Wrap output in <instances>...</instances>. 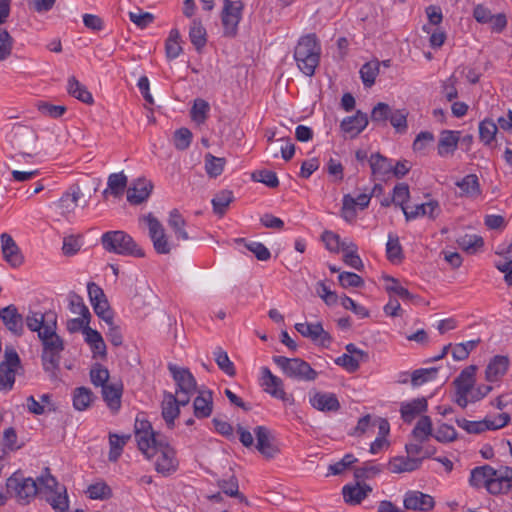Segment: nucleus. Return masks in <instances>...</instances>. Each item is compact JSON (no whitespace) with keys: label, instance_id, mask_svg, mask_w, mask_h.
Returning <instances> with one entry per match:
<instances>
[{"label":"nucleus","instance_id":"obj_1","mask_svg":"<svg viewBox=\"0 0 512 512\" xmlns=\"http://www.w3.org/2000/svg\"><path fill=\"white\" fill-rule=\"evenodd\" d=\"M321 46L314 33L302 36L295 49L294 59L299 70L306 76H313L320 62Z\"/></svg>","mask_w":512,"mask_h":512},{"label":"nucleus","instance_id":"obj_2","mask_svg":"<svg viewBox=\"0 0 512 512\" xmlns=\"http://www.w3.org/2000/svg\"><path fill=\"white\" fill-rule=\"evenodd\" d=\"M105 250L123 256L144 257L145 253L133 238L124 231H109L102 235Z\"/></svg>","mask_w":512,"mask_h":512},{"label":"nucleus","instance_id":"obj_3","mask_svg":"<svg viewBox=\"0 0 512 512\" xmlns=\"http://www.w3.org/2000/svg\"><path fill=\"white\" fill-rule=\"evenodd\" d=\"M6 487L8 492L14 493L21 504H28L39 491V486L35 479L31 477L25 478L19 472H15L7 479Z\"/></svg>","mask_w":512,"mask_h":512},{"label":"nucleus","instance_id":"obj_4","mask_svg":"<svg viewBox=\"0 0 512 512\" xmlns=\"http://www.w3.org/2000/svg\"><path fill=\"white\" fill-rule=\"evenodd\" d=\"M21 359L16 350L7 346L4 352V359L0 363V390H12L16 373L21 369Z\"/></svg>","mask_w":512,"mask_h":512},{"label":"nucleus","instance_id":"obj_5","mask_svg":"<svg viewBox=\"0 0 512 512\" xmlns=\"http://www.w3.org/2000/svg\"><path fill=\"white\" fill-rule=\"evenodd\" d=\"M150 453L152 454L150 458L159 453L155 462L157 472L167 476L177 470L178 461L176 459V452L168 445L165 438L152 445Z\"/></svg>","mask_w":512,"mask_h":512},{"label":"nucleus","instance_id":"obj_6","mask_svg":"<svg viewBox=\"0 0 512 512\" xmlns=\"http://www.w3.org/2000/svg\"><path fill=\"white\" fill-rule=\"evenodd\" d=\"M223 11L221 15L224 35L234 37L237 34L238 24L242 18L244 5L241 1L223 0Z\"/></svg>","mask_w":512,"mask_h":512},{"label":"nucleus","instance_id":"obj_7","mask_svg":"<svg viewBox=\"0 0 512 512\" xmlns=\"http://www.w3.org/2000/svg\"><path fill=\"white\" fill-rule=\"evenodd\" d=\"M149 228V236L153 243V247L158 254H169L171 251V244L168 241L165 229L160 221L149 213L143 217Z\"/></svg>","mask_w":512,"mask_h":512},{"label":"nucleus","instance_id":"obj_8","mask_svg":"<svg viewBox=\"0 0 512 512\" xmlns=\"http://www.w3.org/2000/svg\"><path fill=\"white\" fill-rule=\"evenodd\" d=\"M135 437L139 449L147 458L152 455L150 453L151 446L163 439L152 429L149 421L139 419H136L135 422Z\"/></svg>","mask_w":512,"mask_h":512},{"label":"nucleus","instance_id":"obj_9","mask_svg":"<svg viewBox=\"0 0 512 512\" xmlns=\"http://www.w3.org/2000/svg\"><path fill=\"white\" fill-rule=\"evenodd\" d=\"M295 329L303 337L309 338L314 343L328 348L332 343L331 335L324 330L321 323H296Z\"/></svg>","mask_w":512,"mask_h":512},{"label":"nucleus","instance_id":"obj_10","mask_svg":"<svg viewBox=\"0 0 512 512\" xmlns=\"http://www.w3.org/2000/svg\"><path fill=\"white\" fill-rule=\"evenodd\" d=\"M403 505L407 510L428 512L434 508L435 501L429 494L417 490H409L404 495Z\"/></svg>","mask_w":512,"mask_h":512},{"label":"nucleus","instance_id":"obj_11","mask_svg":"<svg viewBox=\"0 0 512 512\" xmlns=\"http://www.w3.org/2000/svg\"><path fill=\"white\" fill-rule=\"evenodd\" d=\"M168 369L173 377V380L175 381V384L177 386L176 391L179 392H185V393H195L197 390V383L192 375V373L189 371L188 368L178 367L175 364H169Z\"/></svg>","mask_w":512,"mask_h":512},{"label":"nucleus","instance_id":"obj_12","mask_svg":"<svg viewBox=\"0 0 512 512\" xmlns=\"http://www.w3.org/2000/svg\"><path fill=\"white\" fill-rule=\"evenodd\" d=\"M0 242L4 260L13 268L20 267L24 262V257L12 236L8 233H2Z\"/></svg>","mask_w":512,"mask_h":512},{"label":"nucleus","instance_id":"obj_13","mask_svg":"<svg viewBox=\"0 0 512 512\" xmlns=\"http://www.w3.org/2000/svg\"><path fill=\"white\" fill-rule=\"evenodd\" d=\"M0 319L5 327L14 335L21 336L24 332V320L15 305L11 304L0 309Z\"/></svg>","mask_w":512,"mask_h":512},{"label":"nucleus","instance_id":"obj_14","mask_svg":"<svg viewBox=\"0 0 512 512\" xmlns=\"http://www.w3.org/2000/svg\"><path fill=\"white\" fill-rule=\"evenodd\" d=\"M260 385L271 396L279 399L285 398L284 382L281 378L272 374L269 368L262 367Z\"/></svg>","mask_w":512,"mask_h":512},{"label":"nucleus","instance_id":"obj_15","mask_svg":"<svg viewBox=\"0 0 512 512\" xmlns=\"http://www.w3.org/2000/svg\"><path fill=\"white\" fill-rule=\"evenodd\" d=\"M153 190V183L145 178L136 179L127 190V200L134 205L146 201Z\"/></svg>","mask_w":512,"mask_h":512},{"label":"nucleus","instance_id":"obj_16","mask_svg":"<svg viewBox=\"0 0 512 512\" xmlns=\"http://www.w3.org/2000/svg\"><path fill=\"white\" fill-rule=\"evenodd\" d=\"M39 339L42 342V351H63L64 341L56 333V319L51 324H47L44 331L40 332Z\"/></svg>","mask_w":512,"mask_h":512},{"label":"nucleus","instance_id":"obj_17","mask_svg":"<svg viewBox=\"0 0 512 512\" xmlns=\"http://www.w3.org/2000/svg\"><path fill=\"white\" fill-rule=\"evenodd\" d=\"M509 358L503 355L494 356L485 369V379L488 382L499 381L509 368Z\"/></svg>","mask_w":512,"mask_h":512},{"label":"nucleus","instance_id":"obj_18","mask_svg":"<svg viewBox=\"0 0 512 512\" xmlns=\"http://www.w3.org/2000/svg\"><path fill=\"white\" fill-rule=\"evenodd\" d=\"M311 405L319 411L336 412L340 409V403L334 393L315 392L310 397Z\"/></svg>","mask_w":512,"mask_h":512},{"label":"nucleus","instance_id":"obj_19","mask_svg":"<svg viewBox=\"0 0 512 512\" xmlns=\"http://www.w3.org/2000/svg\"><path fill=\"white\" fill-rule=\"evenodd\" d=\"M256 435V448L266 458H273L278 453V448L271 442L270 431L264 426L254 429Z\"/></svg>","mask_w":512,"mask_h":512},{"label":"nucleus","instance_id":"obj_20","mask_svg":"<svg viewBox=\"0 0 512 512\" xmlns=\"http://www.w3.org/2000/svg\"><path fill=\"white\" fill-rule=\"evenodd\" d=\"M368 125V117L366 113L358 110L355 115L344 118L340 127L344 133L351 137L359 135Z\"/></svg>","mask_w":512,"mask_h":512},{"label":"nucleus","instance_id":"obj_21","mask_svg":"<svg viewBox=\"0 0 512 512\" xmlns=\"http://www.w3.org/2000/svg\"><path fill=\"white\" fill-rule=\"evenodd\" d=\"M372 175L379 179L385 180L390 177L392 171V162L379 152L374 153L369 158Z\"/></svg>","mask_w":512,"mask_h":512},{"label":"nucleus","instance_id":"obj_22","mask_svg":"<svg viewBox=\"0 0 512 512\" xmlns=\"http://www.w3.org/2000/svg\"><path fill=\"white\" fill-rule=\"evenodd\" d=\"M318 373L309 363L300 358H290V377L300 381H314Z\"/></svg>","mask_w":512,"mask_h":512},{"label":"nucleus","instance_id":"obj_23","mask_svg":"<svg viewBox=\"0 0 512 512\" xmlns=\"http://www.w3.org/2000/svg\"><path fill=\"white\" fill-rule=\"evenodd\" d=\"M440 212V206L438 201L431 200L426 203L415 205L413 208H403V213L406 220H412L419 216H428L435 218Z\"/></svg>","mask_w":512,"mask_h":512},{"label":"nucleus","instance_id":"obj_24","mask_svg":"<svg viewBox=\"0 0 512 512\" xmlns=\"http://www.w3.org/2000/svg\"><path fill=\"white\" fill-rule=\"evenodd\" d=\"M372 491L370 485L357 483L354 486L345 485L342 489L344 501L350 505H357L364 500Z\"/></svg>","mask_w":512,"mask_h":512},{"label":"nucleus","instance_id":"obj_25","mask_svg":"<svg viewBox=\"0 0 512 512\" xmlns=\"http://www.w3.org/2000/svg\"><path fill=\"white\" fill-rule=\"evenodd\" d=\"M422 458L397 456L393 457L388 463V469L392 473L413 472L420 468Z\"/></svg>","mask_w":512,"mask_h":512},{"label":"nucleus","instance_id":"obj_26","mask_svg":"<svg viewBox=\"0 0 512 512\" xmlns=\"http://www.w3.org/2000/svg\"><path fill=\"white\" fill-rule=\"evenodd\" d=\"M427 408V400L424 397L416 398L410 402H404L400 409L401 417L404 422L411 423L419 414L425 412Z\"/></svg>","mask_w":512,"mask_h":512},{"label":"nucleus","instance_id":"obj_27","mask_svg":"<svg viewBox=\"0 0 512 512\" xmlns=\"http://www.w3.org/2000/svg\"><path fill=\"white\" fill-rule=\"evenodd\" d=\"M460 132L452 130H443L440 133L438 142V154L441 157L453 154L458 147Z\"/></svg>","mask_w":512,"mask_h":512},{"label":"nucleus","instance_id":"obj_28","mask_svg":"<svg viewBox=\"0 0 512 512\" xmlns=\"http://www.w3.org/2000/svg\"><path fill=\"white\" fill-rule=\"evenodd\" d=\"M85 342L90 346L93 353V358L106 357V344L103 340L102 335L90 326L84 328Z\"/></svg>","mask_w":512,"mask_h":512},{"label":"nucleus","instance_id":"obj_29","mask_svg":"<svg viewBox=\"0 0 512 512\" xmlns=\"http://www.w3.org/2000/svg\"><path fill=\"white\" fill-rule=\"evenodd\" d=\"M123 392L122 384H106L102 387V397L112 412H118L121 407Z\"/></svg>","mask_w":512,"mask_h":512},{"label":"nucleus","instance_id":"obj_30","mask_svg":"<svg viewBox=\"0 0 512 512\" xmlns=\"http://www.w3.org/2000/svg\"><path fill=\"white\" fill-rule=\"evenodd\" d=\"M81 196L82 192L79 185H72L58 201V207L62 214L67 215L74 212Z\"/></svg>","mask_w":512,"mask_h":512},{"label":"nucleus","instance_id":"obj_31","mask_svg":"<svg viewBox=\"0 0 512 512\" xmlns=\"http://www.w3.org/2000/svg\"><path fill=\"white\" fill-rule=\"evenodd\" d=\"M179 413L180 408L176 404V396L171 392H165L162 401V417L169 428L174 426V421Z\"/></svg>","mask_w":512,"mask_h":512},{"label":"nucleus","instance_id":"obj_32","mask_svg":"<svg viewBox=\"0 0 512 512\" xmlns=\"http://www.w3.org/2000/svg\"><path fill=\"white\" fill-rule=\"evenodd\" d=\"M476 366L470 365L464 368L454 380L456 391L469 394L475 383Z\"/></svg>","mask_w":512,"mask_h":512},{"label":"nucleus","instance_id":"obj_33","mask_svg":"<svg viewBox=\"0 0 512 512\" xmlns=\"http://www.w3.org/2000/svg\"><path fill=\"white\" fill-rule=\"evenodd\" d=\"M456 186L460 188L461 197L476 198L481 195V187L476 174L466 175L464 178L456 182Z\"/></svg>","mask_w":512,"mask_h":512},{"label":"nucleus","instance_id":"obj_34","mask_svg":"<svg viewBox=\"0 0 512 512\" xmlns=\"http://www.w3.org/2000/svg\"><path fill=\"white\" fill-rule=\"evenodd\" d=\"M498 471L489 465H483L472 469L470 474V485L476 488L487 487L492 476H497Z\"/></svg>","mask_w":512,"mask_h":512},{"label":"nucleus","instance_id":"obj_35","mask_svg":"<svg viewBox=\"0 0 512 512\" xmlns=\"http://www.w3.org/2000/svg\"><path fill=\"white\" fill-rule=\"evenodd\" d=\"M67 92L69 95L85 104L91 105L94 102L92 94L88 91L86 86L76 79L75 76H71L68 79Z\"/></svg>","mask_w":512,"mask_h":512},{"label":"nucleus","instance_id":"obj_36","mask_svg":"<svg viewBox=\"0 0 512 512\" xmlns=\"http://www.w3.org/2000/svg\"><path fill=\"white\" fill-rule=\"evenodd\" d=\"M39 486V494L45 496L61 490L64 486L60 485L56 478L50 474V469L45 468L43 473L36 479Z\"/></svg>","mask_w":512,"mask_h":512},{"label":"nucleus","instance_id":"obj_37","mask_svg":"<svg viewBox=\"0 0 512 512\" xmlns=\"http://www.w3.org/2000/svg\"><path fill=\"white\" fill-rule=\"evenodd\" d=\"M194 415L197 418H207L213 410L212 392L201 393L193 402Z\"/></svg>","mask_w":512,"mask_h":512},{"label":"nucleus","instance_id":"obj_38","mask_svg":"<svg viewBox=\"0 0 512 512\" xmlns=\"http://www.w3.org/2000/svg\"><path fill=\"white\" fill-rule=\"evenodd\" d=\"M189 38L197 51H201L206 45L207 32L200 19H193L189 29Z\"/></svg>","mask_w":512,"mask_h":512},{"label":"nucleus","instance_id":"obj_39","mask_svg":"<svg viewBox=\"0 0 512 512\" xmlns=\"http://www.w3.org/2000/svg\"><path fill=\"white\" fill-rule=\"evenodd\" d=\"M94 394L87 387H78L73 392V406L78 411L86 410L93 402Z\"/></svg>","mask_w":512,"mask_h":512},{"label":"nucleus","instance_id":"obj_40","mask_svg":"<svg viewBox=\"0 0 512 512\" xmlns=\"http://www.w3.org/2000/svg\"><path fill=\"white\" fill-rule=\"evenodd\" d=\"M168 225L173 230L177 239L188 240L189 236L184 229L186 225L185 219L177 209H173L169 214Z\"/></svg>","mask_w":512,"mask_h":512},{"label":"nucleus","instance_id":"obj_41","mask_svg":"<svg viewBox=\"0 0 512 512\" xmlns=\"http://www.w3.org/2000/svg\"><path fill=\"white\" fill-rule=\"evenodd\" d=\"M233 200L234 195L231 190L219 191L211 201L214 213L219 216H223Z\"/></svg>","mask_w":512,"mask_h":512},{"label":"nucleus","instance_id":"obj_42","mask_svg":"<svg viewBox=\"0 0 512 512\" xmlns=\"http://www.w3.org/2000/svg\"><path fill=\"white\" fill-rule=\"evenodd\" d=\"M386 254L388 260L392 263H399L403 260V249L400 244L399 237L396 234L390 233L388 235V241L386 243Z\"/></svg>","mask_w":512,"mask_h":512},{"label":"nucleus","instance_id":"obj_43","mask_svg":"<svg viewBox=\"0 0 512 512\" xmlns=\"http://www.w3.org/2000/svg\"><path fill=\"white\" fill-rule=\"evenodd\" d=\"M205 171L210 178H216L222 174L226 165V159L216 157L211 153H207L204 157Z\"/></svg>","mask_w":512,"mask_h":512},{"label":"nucleus","instance_id":"obj_44","mask_svg":"<svg viewBox=\"0 0 512 512\" xmlns=\"http://www.w3.org/2000/svg\"><path fill=\"white\" fill-rule=\"evenodd\" d=\"M128 183V178L123 172L112 173L107 180V186L110 188V194L118 198L124 193Z\"/></svg>","mask_w":512,"mask_h":512},{"label":"nucleus","instance_id":"obj_45","mask_svg":"<svg viewBox=\"0 0 512 512\" xmlns=\"http://www.w3.org/2000/svg\"><path fill=\"white\" fill-rule=\"evenodd\" d=\"M414 438L420 442H425L432 434V421L429 416H422L412 430Z\"/></svg>","mask_w":512,"mask_h":512},{"label":"nucleus","instance_id":"obj_46","mask_svg":"<svg viewBox=\"0 0 512 512\" xmlns=\"http://www.w3.org/2000/svg\"><path fill=\"white\" fill-rule=\"evenodd\" d=\"M217 485L226 495L246 502L245 496L239 492L238 479L234 474H231L228 479L218 480Z\"/></svg>","mask_w":512,"mask_h":512},{"label":"nucleus","instance_id":"obj_47","mask_svg":"<svg viewBox=\"0 0 512 512\" xmlns=\"http://www.w3.org/2000/svg\"><path fill=\"white\" fill-rule=\"evenodd\" d=\"M45 500L51 505L56 512H65L69 508V500L66 487L45 496Z\"/></svg>","mask_w":512,"mask_h":512},{"label":"nucleus","instance_id":"obj_48","mask_svg":"<svg viewBox=\"0 0 512 512\" xmlns=\"http://www.w3.org/2000/svg\"><path fill=\"white\" fill-rule=\"evenodd\" d=\"M209 111V103L202 98H197L194 100L193 106L190 110V117L194 122L200 125L205 123L207 120Z\"/></svg>","mask_w":512,"mask_h":512},{"label":"nucleus","instance_id":"obj_49","mask_svg":"<svg viewBox=\"0 0 512 512\" xmlns=\"http://www.w3.org/2000/svg\"><path fill=\"white\" fill-rule=\"evenodd\" d=\"M457 244L465 252L473 254L483 247L484 240L479 235L465 234L457 239Z\"/></svg>","mask_w":512,"mask_h":512},{"label":"nucleus","instance_id":"obj_50","mask_svg":"<svg viewBox=\"0 0 512 512\" xmlns=\"http://www.w3.org/2000/svg\"><path fill=\"white\" fill-rule=\"evenodd\" d=\"M86 493L93 500H107L112 497V489L104 481H98L89 485Z\"/></svg>","mask_w":512,"mask_h":512},{"label":"nucleus","instance_id":"obj_51","mask_svg":"<svg viewBox=\"0 0 512 512\" xmlns=\"http://www.w3.org/2000/svg\"><path fill=\"white\" fill-rule=\"evenodd\" d=\"M380 62L378 60L365 63L360 69V76L365 87H371L379 73Z\"/></svg>","mask_w":512,"mask_h":512},{"label":"nucleus","instance_id":"obj_52","mask_svg":"<svg viewBox=\"0 0 512 512\" xmlns=\"http://www.w3.org/2000/svg\"><path fill=\"white\" fill-rule=\"evenodd\" d=\"M498 131L497 124L491 119H484L479 124V138L485 145H490Z\"/></svg>","mask_w":512,"mask_h":512},{"label":"nucleus","instance_id":"obj_53","mask_svg":"<svg viewBox=\"0 0 512 512\" xmlns=\"http://www.w3.org/2000/svg\"><path fill=\"white\" fill-rule=\"evenodd\" d=\"M437 373L438 368L436 367L414 370L411 374V383L415 387L421 386L426 382L434 380Z\"/></svg>","mask_w":512,"mask_h":512},{"label":"nucleus","instance_id":"obj_54","mask_svg":"<svg viewBox=\"0 0 512 512\" xmlns=\"http://www.w3.org/2000/svg\"><path fill=\"white\" fill-rule=\"evenodd\" d=\"M214 357L219 369H221L225 374H227L230 377L235 376V366L233 362L230 360L227 352H225L221 348H217L214 351Z\"/></svg>","mask_w":512,"mask_h":512},{"label":"nucleus","instance_id":"obj_55","mask_svg":"<svg viewBox=\"0 0 512 512\" xmlns=\"http://www.w3.org/2000/svg\"><path fill=\"white\" fill-rule=\"evenodd\" d=\"M387 282L386 291L399 296L402 300H413L415 298L405 287L401 286L399 281L392 276H385Z\"/></svg>","mask_w":512,"mask_h":512},{"label":"nucleus","instance_id":"obj_56","mask_svg":"<svg viewBox=\"0 0 512 512\" xmlns=\"http://www.w3.org/2000/svg\"><path fill=\"white\" fill-rule=\"evenodd\" d=\"M391 114V108L388 104L379 102L371 111V121L374 124L385 126L387 120H389Z\"/></svg>","mask_w":512,"mask_h":512},{"label":"nucleus","instance_id":"obj_57","mask_svg":"<svg viewBox=\"0 0 512 512\" xmlns=\"http://www.w3.org/2000/svg\"><path fill=\"white\" fill-rule=\"evenodd\" d=\"M14 39L9 32L0 27V61L7 60L12 55Z\"/></svg>","mask_w":512,"mask_h":512},{"label":"nucleus","instance_id":"obj_58","mask_svg":"<svg viewBox=\"0 0 512 512\" xmlns=\"http://www.w3.org/2000/svg\"><path fill=\"white\" fill-rule=\"evenodd\" d=\"M62 351H42L41 360L45 371L55 372L59 368Z\"/></svg>","mask_w":512,"mask_h":512},{"label":"nucleus","instance_id":"obj_59","mask_svg":"<svg viewBox=\"0 0 512 512\" xmlns=\"http://www.w3.org/2000/svg\"><path fill=\"white\" fill-rule=\"evenodd\" d=\"M238 243H244L245 247L252 252L260 261H266L270 258L269 250L260 242L250 241L246 242L245 239L239 238L236 240Z\"/></svg>","mask_w":512,"mask_h":512},{"label":"nucleus","instance_id":"obj_60","mask_svg":"<svg viewBox=\"0 0 512 512\" xmlns=\"http://www.w3.org/2000/svg\"><path fill=\"white\" fill-rule=\"evenodd\" d=\"M128 437H120L116 434H110L109 435V445H110V451H109V460L112 462H115L120 457L123 446L125 445Z\"/></svg>","mask_w":512,"mask_h":512},{"label":"nucleus","instance_id":"obj_61","mask_svg":"<svg viewBox=\"0 0 512 512\" xmlns=\"http://www.w3.org/2000/svg\"><path fill=\"white\" fill-rule=\"evenodd\" d=\"M109 376L108 369L101 364H95L90 370V380L96 387L101 386L102 388L108 384Z\"/></svg>","mask_w":512,"mask_h":512},{"label":"nucleus","instance_id":"obj_62","mask_svg":"<svg viewBox=\"0 0 512 512\" xmlns=\"http://www.w3.org/2000/svg\"><path fill=\"white\" fill-rule=\"evenodd\" d=\"M69 309L73 314L91 317L90 311L84 304L83 298L74 292L69 294Z\"/></svg>","mask_w":512,"mask_h":512},{"label":"nucleus","instance_id":"obj_63","mask_svg":"<svg viewBox=\"0 0 512 512\" xmlns=\"http://www.w3.org/2000/svg\"><path fill=\"white\" fill-rule=\"evenodd\" d=\"M44 314L40 312H30L25 318V324L29 330L37 332L40 337V332L44 331L47 324L44 323Z\"/></svg>","mask_w":512,"mask_h":512},{"label":"nucleus","instance_id":"obj_64","mask_svg":"<svg viewBox=\"0 0 512 512\" xmlns=\"http://www.w3.org/2000/svg\"><path fill=\"white\" fill-rule=\"evenodd\" d=\"M433 437L441 443H448L456 440L457 431L453 426L443 423L438 426Z\"/></svg>","mask_w":512,"mask_h":512}]
</instances>
